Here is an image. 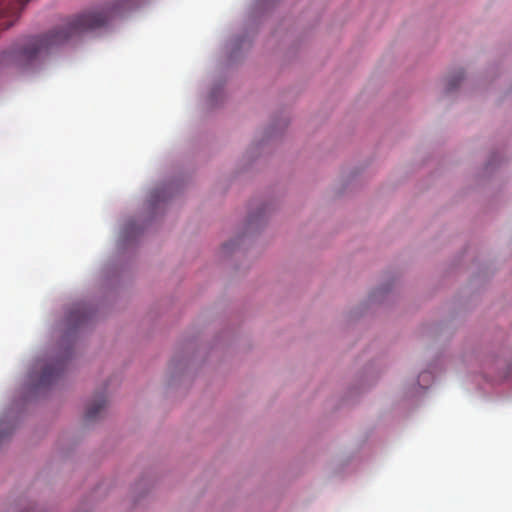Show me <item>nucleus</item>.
Instances as JSON below:
<instances>
[{"mask_svg":"<svg viewBox=\"0 0 512 512\" xmlns=\"http://www.w3.org/2000/svg\"><path fill=\"white\" fill-rule=\"evenodd\" d=\"M143 2L144 0H112L105 11L82 13L70 19L63 27L43 35L23 38L4 52L3 61L20 68L30 67L72 36L103 27L112 15L133 10Z\"/></svg>","mask_w":512,"mask_h":512,"instance_id":"obj_1","label":"nucleus"},{"mask_svg":"<svg viewBox=\"0 0 512 512\" xmlns=\"http://www.w3.org/2000/svg\"><path fill=\"white\" fill-rule=\"evenodd\" d=\"M30 0H1L0 29L10 27Z\"/></svg>","mask_w":512,"mask_h":512,"instance_id":"obj_2","label":"nucleus"},{"mask_svg":"<svg viewBox=\"0 0 512 512\" xmlns=\"http://www.w3.org/2000/svg\"><path fill=\"white\" fill-rule=\"evenodd\" d=\"M106 405L107 398L105 395L101 394L95 396V398L87 407V410L85 412V420L87 422H92L100 418L104 413Z\"/></svg>","mask_w":512,"mask_h":512,"instance_id":"obj_3","label":"nucleus"},{"mask_svg":"<svg viewBox=\"0 0 512 512\" xmlns=\"http://www.w3.org/2000/svg\"><path fill=\"white\" fill-rule=\"evenodd\" d=\"M62 370L63 363L59 361L45 366L40 376V384L47 385L52 383L60 375Z\"/></svg>","mask_w":512,"mask_h":512,"instance_id":"obj_4","label":"nucleus"},{"mask_svg":"<svg viewBox=\"0 0 512 512\" xmlns=\"http://www.w3.org/2000/svg\"><path fill=\"white\" fill-rule=\"evenodd\" d=\"M90 316V311L87 309L84 305H76L71 311L69 312L68 321L73 326H80L84 324L87 319Z\"/></svg>","mask_w":512,"mask_h":512,"instance_id":"obj_5","label":"nucleus"},{"mask_svg":"<svg viewBox=\"0 0 512 512\" xmlns=\"http://www.w3.org/2000/svg\"><path fill=\"white\" fill-rule=\"evenodd\" d=\"M464 78V73L462 70L457 71L455 74L450 75L447 78L446 91L452 92L454 89L458 87L462 79Z\"/></svg>","mask_w":512,"mask_h":512,"instance_id":"obj_6","label":"nucleus"},{"mask_svg":"<svg viewBox=\"0 0 512 512\" xmlns=\"http://www.w3.org/2000/svg\"><path fill=\"white\" fill-rule=\"evenodd\" d=\"M153 198H154V201H158L160 200V198H165L164 196V191L162 190H156L154 193H153Z\"/></svg>","mask_w":512,"mask_h":512,"instance_id":"obj_7","label":"nucleus"},{"mask_svg":"<svg viewBox=\"0 0 512 512\" xmlns=\"http://www.w3.org/2000/svg\"><path fill=\"white\" fill-rule=\"evenodd\" d=\"M234 245H235V242H233V241H232V242H229V243H225V244L223 245V249H224V250H227V249H229L231 246H234Z\"/></svg>","mask_w":512,"mask_h":512,"instance_id":"obj_8","label":"nucleus"}]
</instances>
